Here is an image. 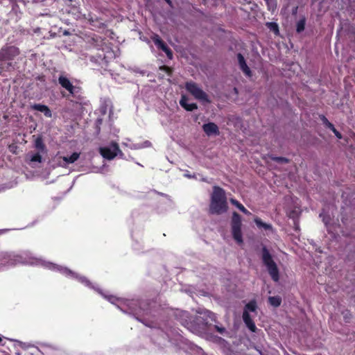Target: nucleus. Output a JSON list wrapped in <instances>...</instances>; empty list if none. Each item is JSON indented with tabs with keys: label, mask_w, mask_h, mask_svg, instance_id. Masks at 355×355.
<instances>
[{
	"label": "nucleus",
	"mask_w": 355,
	"mask_h": 355,
	"mask_svg": "<svg viewBox=\"0 0 355 355\" xmlns=\"http://www.w3.org/2000/svg\"><path fill=\"white\" fill-rule=\"evenodd\" d=\"M333 132H336V129L335 128L334 125H333V128H329Z\"/></svg>",
	"instance_id": "c9c22d12"
},
{
	"label": "nucleus",
	"mask_w": 355,
	"mask_h": 355,
	"mask_svg": "<svg viewBox=\"0 0 355 355\" xmlns=\"http://www.w3.org/2000/svg\"><path fill=\"white\" fill-rule=\"evenodd\" d=\"M297 7H295V10H293V13L297 12Z\"/></svg>",
	"instance_id": "4c0bfd02"
},
{
	"label": "nucleus",
	"mask_w": 355,
	"mask_h": 355,
	"mask_svg": "<svg viewBox=\"0 0 355 355\" xmlns=\"http://www.w3.org/2000/svg\"><path fill=\"white\" fill-rule=\"evenodd\" d=\"M272 159L277 163H288V159L284 157H274Z\"/></svg>",
	"instance_id": "bb28decb"
},
{
	"label": "nucleus",
	"mask_w": 355,
	"mask_h": 355,
	"mask_svg": "<svg viewBox=\"0 0 355 355\" xmlns=\"http://www.w3.org/2000/svg\"><path fill=\"white\" fill-rule=\"evenodd\" d=\"M99 152L103 157L108 160L113 159L118 153H122L116 142H112L110 146L100 148Z\"/></svg>",
	"instance_id": "423d86ee"
},
{
	"label": "nucleus",
	"mask_w": 355,
	"mask_h": 355,
	"mask_svg": "<svg viewBox=\"0 0 355 355\" xmlns=\"http://www.w3.org/2000/svg\"><path fill=\"white\" fill-rule=\"evenodd\" d=\"M254 222L259 227H263L265 230H272V227L270 224L263 223L261 220V219H260L259 218H255Z\"/></svg>",
	"instance_id": "5701e85b"
},
{
	"label": "nucleus",
	"mask_w": 355,
	"mask_h": 355,
	"mask_svg": "<svg viewBox=\"0 0 355 355\" xmlns=\"http://www.w3.org/2000/svg\"><path fill=\"white\" fill-rule=\"evenodd\" d=\"M153 41L157 48L162 49L164 52L167 50L168 47L167 44L159 37V35H156L153 37Z\"/></svg>",
	"instance_id": "dca6fc26"
},
{
	"label": "nucleus",
	"mask_w": 355,
	"mask_h": 355,
	"mask_svg": "<svg viewBox=\"0 0 355 355\" xmlns=\"http://www.w3.org/2000/svg\"><path fill=\"white\" fill-rule=\"evenodd\" d=\"M210 314L211 315V317L210 316V318H211V320H216V315L214 313H210Z\"/></svg>",
	"instance_id": "72a5a7b5"
},
{
	"label": "nucleus",
	"mask_w": 355,
	"mask_h": 355,
	"mask_svg": "<svg viewBox=\"0 0 355 355\" xmlns=\"http://www.w3.org/2000/svg\"><path fill=\"white\" fill-rule=\"evenodd\" d=\"M261 258L271 279L274 282H277L279 280V270L277 263L273 260L272 254L266 245L262 246Z\"/></svg>",
	"instance_id": "7ed1b4c3"
},
{
	"label": "nucleus",
	"mask_w": 355,
	"mask_h": 355,
	"mask_svg": "<svg viewBox=\"0 0 355 355\" xmlns=\"http://www.w3.org/2000/svg\"><path fill=\"white\" fill-rule=\"evenodd\" d=\"M31 110H37L42 112L45 116L51 118L52 116V112L50 108L46 105L35 103L31 105Z\"/></svg>",
	"instance_id": "f8f14e48"
},
{
	"label": "nucleus",
	"mask_w": 355,
	"mask_h": 355,
	"mask_svg": "<svg viewBox=\"0 0 355 355\" xmlns=\"http://www.w3.org/2000/svg\"><path fill=\"white\" fill-rule=\"evenodd\" d=\"M239 1L241 4L250 3H251V0H239Z\"/></svg>",
	"instance_id": "473e14b6"
},
{
	"label": "nucleus",
	"mask_w": 355,
	"mask_h": 355,
	"mask_svg": "<svg viewBox=\"0 0 355 355\" xmlns=\"http://www.w3.org/2000/svg\"><path fill=\"white\" fill-rule=\"evenodd\" d=\"M2 340L1 338L0 337V342Z\"/></svg>",
	"instance_id": "58836bf2"
},
{
	"label": "nucleus",
	"mask_w": 355,
	"mask_h": 355,
	"mask_svg": "<svg viewBox=\"0 0 355 355\" xmlns=\"http://www.w3.org/2000/svg\"><path fill=\"white\" fill-rule=\"evenodd\" d=\"M334 133L338 139H342V135L339 131L336 130V132H334Z\"/></svg>",
	"instance_id": "2f4dec72"
},
{
	"label": "nucleus",
	"mask_w": 355,
	"mask_h": 355,
	"mask_svg": "<svg viewBox=\"0 0 355 355\" xmlns=\"http://www.w3.org/2000/svg\"><path fill=\"white\" fill-rule=\"evenodd\" d=\"M203 131L208 135H218L220 132L217 125L213 122H209L202 125Z\"/></svg>",
	"instance_id": "1a4fd4ad"
},
{
	"label": "nucleus",
	"mask_w": 355,
	"mask_h": 355,
	"mask_svg": "<svg viewBox=\"0 0 355 355\" xmlns=\"http://www.w3.org/2000/svg\"><path fill=\"white\" fill-rule=\"evenodd\" d=\"M58 83L62 88L67 90L72 96H73L80 89L79 87L73 85L70 80L67 76L63 75H61L58 77Z\"/></svg>",
	"instance_id": "0eeeda50"
},
{
	"label": "nucleus",
	"mask_w": 355,
	"mask_h": 355,
	"mask_svg": "<svg viewBox=\"0 0 355 355\" xmlns=\"http://www.w3.org/2000/svg\"><path fill=\"white\" fill-rule=\"evenodd\" d=\"M320 217H322V221L325 224V225H327V224L329 223L331 218L329 216H324L322 214H320Z\"/></svg>",
	"instance_id": "c756f323"
},
{
	"label": "nucleus",
	"mask_w": 355,
	"mask_h": 355,
	"mask_svg": "<svg viewBox=\"0 0 355 355\" xmlns=\"http://www.w3.org/2000/svg\"><path fill=\"white\" fill-rule=\"evenodd\" d=\"M80 157V153H73L70 156L67 157H63V160L68 163V164H72L74 163Z\"/></svg>",
	"instance_id": "6ab92c4d"
},
{
	"label": "nucleus",
	"mask_w": 355,
	"mask_h": 355,
	"mask_svg": "<svg viewBox=\"0 0 355 355\" xmlns=\"http://www.w3.org/2000/svg\"><path fill=\"white\" fill-rule=\"evenodd\" d=\"M245 310H246L247 311H250L254 312L257 309V303L254 300H252V301L249 302L245 305Z\"/></svg>",
	"instance_id": "b1692460"
},
{
	"label": "nucleus",
	"mask_w": 355,
	"mask_h": 355,
	"mask_svg": "<svg viewBox=\"0 0 355 355\" xmlns=\"http://www.w3.org/2000/svg\"><path fill=\"white\" fill-rule=\"evenodd\" d=\"M320 119L321 121H322L323 124L327 128H333V123H331L327 119L325 116L324 115H322L320 116Z\"/></svg>",
	"instance_id": "393cba45"
},
{
	"label": "nucleus",
	"mask_w": 355,
	"mask_h": 355,
	"mask_svg": "<svg viewBox=\"0 0 355 355\" xmlns=\"http://www.w3.org/2000/svg\"><path fill=\"white\" fill-rule=\"evenodd\" d=\"M26 161L28 163H41L42 162V157L40 152H37L33 154H28L26 157Z\"/></svg>",
	"instance_id": "4468645a"
},
{
	"label": "nucleus",
	"mask_w": 355,
	"mask_h": 355,
	"mask_svg": "<svg viewBox=\"0 0 355 355\" xmlns=\"http://www.w3.org/2000/svg\"><path fill=\"white\" fill-rule=\"evenodd\" d=\"M241 226L242 221L241 216L237 212L234 211L231 219V230L233 239L238 244H241L243 242Z\"/></svg>",
	"instance_id": "20e7f679"
},
{
	"label": "nucleus",
	"mask_w": 355,
	"mask_h": 355,
	"mask_svg": "<svg viewBox=\"0 0 355 355\" xmlns=\"http://www.w3.org/2000/svg\"><path fill=\"white\" fill-rule=\"evenodd\" d=\"M89 43L94 48L96 49H100L103 43V40L101 36L98 35H94V37H91L89 40Z\"/></svg>",
	"instance_id": "2eb2a0df"
},
{
	"label": "nucleus",
	"mask_w": 355,
	"mask_h": 355,
	"mask_svg": "<svg viewBox=\"0 0 355 355\" xmlns=\"http://www.w3.org/2000/svg\"><path fill=\"white\" fill-rule=\"evenodd\" d=\"M266 27L276 35L279 34V26L276 22H267L266 24Z\"/></svg>",
	"instance_id": "412c9836"
},
{
	"label": "nucleus",
	"mask_w": 355,
	"mask_h": 355,
	"mask_svg": "<svg viewBox=\"0 0 355 355\" xmlns=\"http://www.w3.org/2000/svg\"><path fill=\"white\" fill-rule=\"evenodd\" d=\"M214 327L216 330V331H218L221 335L224 336L225 334H227L226 329L224 327H223L222 325L219 326L218 324H215Z\"/></svg>",
	"instance_id": "a878e982"
},
{
	"label": "nucleus",
	"mask_w": 355,
	"mask_h": 355,
	"mask_svg": "<svg viewBox=\"0 0 355 355\" xmlns=\"http://www.w3.org/2000/svg\"><path fill=\"white\" fill-rule=\"evenodd\" d=\"M18 47L14 45H5L0 49V74L3 71L14 69L12 61L20 54Z\"/></svg>",
	"instance_id": "f03ea898"
},
{
	"label": "nucleus",
	"mask_w": 355,
	"mask_h": 355,
	"mask_svg": "<svg viewBox=\"0 0 355 355\" xmlns=\"http://www.w3.org/2000/svg\"><path fill=\"white\" fill-rule=\"evenodd\" d=\"M236 56L241 70L245 73V76L251 77L252 71L248 66L243 55L239 53Z\"/></svg>",
	"instance_id": "6e6552de"
},
{
	"label": "nucleus",
	"mask_w": 355,
	"mask_h": 355,
	"mask_svg": "<svg viewBox=\"0 0 355 355\" xmlns=\"http://www.w3.org/2000/svg\"><path fill=\"white\" fill-rule=\"evenodd\" d=\"M228 209V205L225 190L218 187H213V192L211 195L209 213L211 214L220 215Z\"/></svg>",
	"instance_id": "f257e3e1"
},
{
	"label": "nucleus",
	"mask_w": 355,
	"mask_h": 355,
	"mask_svg": "<svg viewBox=\"0 0 355 355\" xmlns=\"http://www.w3.org/2000/svg\"><path fill=\"white\" fill-rule=\"evenodd\" d=\"M159 69L161 71H163L165 73H166L168 76H171L172 73H173V70L169 67L166 66V65H163V66L159 67Z\"/></svg>",
	"instance_id": "cd10ccee"
},
{
	"label": "nucleus",
	"mask_w": 355,
	"mask_h": 355,
	"mask_svg": "<svg viewBox=\"0 0 355 355\" xmlns=\"http://www.w3.org/2000/svg\"><path fill=\"white\" fill-rule=\"evenodd\" d=\"M243 320L246 325V327L252 331V332H256L257 330V328L253 321V320L251 318L250 315L249 314L248 311L246 310H244L243 313Z\"/></svg>",
	"instance_id": "9d476101"
},
{
	"label": "nucleus",
	"mask_w": 355,
	"mask_h": 355,
	"mask_svg": "<svg viewBox=\"0 0 355 355\" xmlns=\"http://www.w3.org/2000/svg\"><path fill=\"white\" fill-rule=\"evenodd\" d=\"M268 302L274 307H278L281 305L282 297L279 295L270 296L268 297Z\"/></svg>",
	"instance_id": "a211bd4d"
},
{
	"label": "nucleus",
	"mask_w": 355,
	"mask_h": 355,
	"mask_svg": "<svg viewBox=\"0 0 355 355\" xmlns=\"http://www.w3.org/2000/svg\"><path fill=\"white\" fill-rule=\"evenodd\" d=\"M264 1L267 6L268 10L272 13L275 12L277 7V0H264Z\"/></svg>",
	"instance_id": "aec40b11"
},
{
	"label": "nucleus",
	"mask_w": 355,
	"mask_h": 355,
	"mask_svg": "<svg viewBox=\"0 0 355 355\" xmlns=\"http://www.w3.org/2000/svg\"><path fill=\"white\" fill-rule=\"evenodd\" d=\"M305 25H306V19H305V17H302L297 22V24H296L297 33H300L302 31H304V30L305 28Z\"/></svg>",
	"instance_id": "4be33fe9"
},
{
	"label": "nucleus",
	"mask_w": 355,
	"mask_h": 355,
	"mask_svg": "<svg viewBox=\"0 0 355 355\" xmlns=\"http://www.w3.org/2000/svg\"><path fill=\"white\" fill-rule=\"evenodd\" d=\"M35 148L42 154H45L47 152L46 145L44 144L42 138L38 137L35 141Z\"/></svg>",
	"instance_id": "ddd939ff"
},
{
	"label": "nucleus",
	"mask_w": 355,
	"mask_h": 355,
	"mask_svg": "<svg viewBox=\"0 0 355 355\" xmlns=\"http://www.w3.org/2000/svg\"><path fill=\"white\" fill-rule=\"evenodd\" d=\"M65 272H66V273H67V274H72V273H73V272H72L70 270H69V269H65Z\"/></svg>",
	"instance_id": "e433bc0d"
},
{
	"label": "nucleus",
	"mask_w": 355,
	"mask_h": 355,
	"mask_svg": "<svg viewBox=\"0 0 355 355\" xmlns=\"http://www.w3.org/2000/svg\"><path fill=\"white\" fill-rule=\"evenodd\" d=\"M185 88L196 99L204 103H209L211 102L208 95L204 92L197 83L190 81L187 82Z\"/></svg>",
	"instance_id": "39448f33"
},
{
	"label": "nucleus",
	"mask_w": 355,
	"mask_h": 355,
	"mask_svg": "<svg viewBox=\"0 0 355 355\" xmlns=\"http://www.w3.org/2000/svg\"><path fill=\"white\" fill-rule=\"evenodd\" d=\"M169 6H172V1L171 0H164Z\"/></svg>",
	"instance_id": "f704fd0d"
},
{
	"label": "nucleus",
	"mask_w": 355,
	"mask_h": 355,
	"mask_svg": "<svg viewBox=\"0 0 355 355\" xmlns=\"http://www.w3.org/2000/svg\"><path fill=\"white\" fill-rule=\"evenodd\" d=\"M230 202L233 205L236 207L243 214H245L246 215H250L251 214V213L240 202H239L237 200H236L234 198H231L230 199Z\"/></svg>",
	"instance_id": "f3484780"
},
{
	"label": "nucleus",
	"mask_w": 355,
	"mask_h": 355,
	"mask_svg": "<svg viewBox=\"0 0 355 355\" xmlns=\"http://www.w3.org/2000/svg\"><path fill=\"white\" fill-rule=\"evenodd\" d=\"M164 53L166 54V56L168 59L171 60L173 58V54L171 49L169 47L167 48V50H166Z\"/></svg>",
	"instance_id": "c85d7f7f"
},
{
	"label": "nucleus",
	"mask_w": 355,
	"mask_h": 355,
	"mask_svg": "<svg viewBox=\"0 0 355 355\" xmlns=\"http://www.w3.org/2000/svg\"><path fill=\"white\" fill-rule=\"evenodd\" d=\"M343 318L345 319V321L346 322H349V320L352 317V315L351 313L349 312V311H347L346 313H343Z\"/></svg>",
	"instance_id": "7c9ffc66"
},
{
	"label": "nucleus",
	"mask_w": 355,
	"mask_h": 355,
	"mask_svg": "<svg viewBox=\"0 0 355 355\" xmlns=\"http://www.w3.org/2000/svg\"><path fill=\"white\" fill-rule=\"evenodd\" d=\"M188 101L189 98L186 95H182L181 98L180 100V105H181V107H182L184 110L189 112H191L194 110L198 109V105L196 103H188Z\"/></svg>",
	"instance_id": "9b49d317"
}]
</instances>
